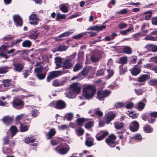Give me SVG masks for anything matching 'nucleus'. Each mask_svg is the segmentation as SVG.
Listing matches in <instances>:
<instances>
[{
  "mask_svg": "<svg viewBox=\"0 0 157 157\" xmlns=\"http://www.w3.org/2000/svg\"><path fill=\"white\" fill-rule=\"evenodd\" d=\"M4 123L8 125L11 124L13 121L12 118L9 116L5 117L2 119Z\"/></svg>",
  "mask_w": 157,
  "mask_h": 157,
  "instance_id": "obj_24",
  "label": "nucleus"
},
{
  "mask_svg": "<svg viewBox=\"0 0 157 157\" xmlns=\"http://www.w3.org/2000/svg\"><path fill=\"white\" fill-rule=\"evenodd\" d=\"M75 31V30L73 29H70L69 30L68 32H65L63 33L62 34H61L59 35V36L56 38V40L57 41H59L61 40V39H58V38H60L61 37H65L68 36L71 34L72 33H73Z\"/></svg>",
  "mask_w": 157,
  "mask_h": 157,
  "instance_id": "obj_18",
  "label": "nucleus"
},
{
  "mask_svg": "<svg viewBox=\"0 0 157 157\" xmlns=\"http://www.w3.org/2000/svg\"><path fill=\"white\" fill-rule=\"evenodd\" d=\"M148 83L151 86H155L157 85V80L156 79H151L150 80Z\"/></svg>",
  "mask_w": 157,
  "mask_h": 157,
  "instance_id": "obj_43",
  "label": "nucleus"
},
{
  "mask_svg": "<svg viewBox=\"0 0 157 157\" xmlns=\"http://www.w3.org/2000/svg\"><path fill=\"white\" fill-rule=\"evenodd\" d=\"M93 141L90 139H87L86 142V145L88 147L92 146L93 145Z\"/></svg>",
  "mask_w": 157,
  "mask_h": 157,
  "instance_id": "obj_56",
  "label": "nucleus"
},
{
  "mask_svg": "<svg viewBox=\"0 0 157 157\" xmlns=\"http://www.w3.org/2000/svg\"><path fill=\"white\" fill-rule=\"evenodd\" d=\"M39 32L37 31L33 32L30 35L29 38L33 39H36L37 37Z\"/></svg>",
  "mask_w": 157,
  "mask_h": 157,
  "instance_id": "obj_36",
  "label": "nucleus"
},
{
  "mask_svg": "<svg viewBox=\"0 0 157 157\" xmlns=\"http://www.w3.org/2000/svg\"><path fill=\"white\" fill-rule=\"evenodd\" d=\"M142 32L141 33H138L136 34L133 36V37L134 38V40H138L139 38L142 35Z\"/></svg>",
  "mask_w": 157,
  "mask_h": 157,
  "instance_id": "obj_48",
  "label": "nucleus"
},
{
  "mask_svg": "<svg viewBox=\"0 0 157 157\" xmlns=\"http://www.w3.org/2000/svg\"><path fill=\"white\" fill-rule=\"evenodd\" d=\"M143 128L144 131L146 133H151L153 131V128L150 126L147 125H144Z\"/></svg>",
  "mask_w": 157,
  "mask_h": 157,
  "instance_id": "obj_27",
  "label": "nucleus"
},
{
  "mask_svg": "<svg viewBox=\"0 0 157 157\" xmlns=\"http://www.w3.org/2000/svg\"><path fill=\"white\" fill-rule=\"evenodd\" d=\"M98 133L99 135H101L102 136H103L104 138L107 136L108 134V133L105 131H101L98 132Z\"/></svg>",
  "mask_w": 157,
  "mask_h": 157,
  "instance_id": "obj_52",
  "label": "nucleus"
},
{
  "mask_svg": "<svg viewBox=\"0 0 157 157\" xmlns=\"http://www.w3.org/2000/svg\"><path fill=\"white\" fill-rule=\"evenodd\" d=\"M55 133L56 131L54 129H50L48 133L46 135V137L47 139H50L52 136L55 135Z\"/></svg>",
  "mask_w": 157,
  "mask_h": 157,
  "instance_id": "obj_28",
  "label": "nucleus"
},
{
  "mask_svg": "<svg viewBox=\"0 0 157 157\" xmlns=\"http://www.w3.org/2000/svg\"><path fill=\"white\" fill-rule=\"evenodd\" d=\"M127 71V68L125 66L120 65V72L121 74H122Z\"/></svg>",
  "mask_w": 157,
  "mask_h": 157,
  "instance_id": "obj_37",
  "label": "nucleus"
},
{
  "mask_svg": "<svg viewBox=\"0 0 157 157\" xmlns=\"http://www.w3.org/2000/svg\"><path fill=\"white\" fill-rule=\"evenodd\" d=\"M117 36L116 33H113L112 35L105 37V39L106 41H109L114 39Z\"/></svg>",
  "mask_w": 157,
  "mask_h": 157,
  "instance_id": "obj_32",
  "label": "nucleus"
},
{
  "mask_svg": "<svg viewBox=\"0 0 157 157\" xmlns=\"http://www.w3.org/2000/svg\"><path fill=\"white\" fill-rule=\"evenodd\" d=\"M67 47L63 45H60L58 47L57 50L59 51H63L66 50L67 48Z\"/></svg>",
  "mask_w": 157,
  "mask_h": 157,
  "instance_id": "obj_49",
  "label": "nucleus"
},
{
  "mask_svg": "<svg viewBox=\"0 0 157 157\" xmlns=\"http://www.w3.org/2000/svg\"><path fill=\"white\" fill-rule=\"evenodd\" d=\"M65 82V81H63L59 82L58 80L56 79L52 82V84L54 86H58L63 85Z\"/></svg>",
  "mask_w": 157,
  "mask_h": 157,
  "instance_id": "obj_31",
  "label": "nucleus"
},
{
  "mask_svg": "<svg viewBox=\"0 0 157 157\" xmlns=\"http://www.w3.org/2000/svg\"><path fill=\"white\" fill-rule=\"evenodd\" d=\"M116 136L112 134L109 136L108 138L106 139L105 141L106 143L110 147H115V140Z\"/></svg>",
  "mask_w": 157,
  "mask_h": 157,
  "instance_id": "obj_11",
  "label": "nucleus"
},
{
  "mask_svg": "<svg viewBox=\"0 0 157 157\" xmlns=\"http://www.w3.org/2000/svg\"><path fill=\"white\" fill-rule=\"evenodd\" d=\"M66 18V15L64 14H62L59 13H57L56 14V19L60 20L64 19Z\"/></svg>",
  "mask_w": 157,
  "mask_h": 157,
  "instance_id": "obj_41",
  "label": "nucleus"
},
{
  "mask_svg": "<svg viewBox=\"0 0 157 157\" xmlns=\"http://www.w3.org/2000/svg\"><path fill=\"white\" fill-rule=\"evenodd\" d=\"M130 117L133 118H135L137 117L138 116V114L137 113H129L128 114Z\"/></svg>",
  "mask_w": 157,
  "mask_h": 157,
  "instance_id": "obj_58",
  "label": "nucleus"
},
{
  "mask_svg": "<svg viewBox=\"0 0 157 157\" xmlns=\"http://www.w3.org/2000/svg\"><path fill=\"white\" fill-rule=\"evenodd\" d=\"M60 9L63 13H66L68 12L67 7L63 4H61L59 6Z\"/></svg>",
  "mask_w": 157,
  "mask_h": 157,
  "instance_id": "obj_33",
  "label": "nucleus"
},
{
  "mask_svg": "<svg viewBox=\"0 0 157 157\" xmlns=\"http://www.w3.org/2000/svg\"><path fill=\"white\" fill-rule=\"evenodd\" d=\"M49 105L57 109H62L65 107L66 104L64 101L59 100L57 102H52Z\"/></svg>",
  "mask_w": 157,
  "mask_h": 157,
  "instance_id": "obj_7",
  "label": "nucleus"
},
{
  "mask_svg": "<svg viewBox=\"0 0 157 157\" xmlns=\"http://www.w3.org/2000/svg\"><path fill=\"white\" fill-rule=\"evenodd\" d=\"M70 86L71 90L66 92L65 95L69 98H74L76 97L77 94L80 92V88L76 83L71 85Z\"/></svg>",
  "mask_w": 157,
  "mask_h": 157,
  "instance_id": "obj_2",
  "label": "nucleus"
},
{
  "mask_svg": "<svg viewBox=\"0 0 157 157\" xmlns=\"http://www.w3.org/2000/svg\"><path fill=\"white\" fill-rule=\"evenodd\" d=\"M10 131L12 137L17 133V129L15 126H12L10 128Z\"/></svg>",
  "mask_w": 157,
  "mask_h": 157,
  "instance_id": "obj_35",
  "label": "nucleus"
},
{
  "mask_svg": "<svg viewBox=\"0 0 157 157\" xmlns=\"http://www.w3.org/2000/svg\"><path fill=\"white\" fill-rule=\"evenodd\" d=\"M84 121V118H78L76 120L77 124L78 125H82L83 124Z\"/></svg>",
  "mask_w": 157,
  "mask_h": 157,
  "instance_id": "obj_42",
  "label": "nucleus"
},
{
  "mask_svg": "<svg viewBox=\"0 0 157 157\" xmlns=\"http://www.w3.org/2000/svg\"><path fill=\"white\" fill-rule=\"evenodd\" d=\"M104 69H101L98 71L96 74L98 76L102 75H104Z\"/></svg>",
  "mask_w": 157,
  "mask_h": 157,
  "instance_id": "obj_61",
  "label": "nucleus"
},
{
  "mask_svg": "<svg viewBox=\"0 0 157 157\" xmlns=\"http://www.w3.org/2000/svg\"><path fill=\"white\" fill-rule=\"evenodd\" d=\"M46 71L42 67L40 66L35 69L36 75L38 78L40 80H42L45 78L46 74Z\"/></svg>",
  "mask_w": 157,
  "mask_h": 157,
  "instance_id": "obj_4",
  "label": "nucleus"
},
{
  "mask_svg": "<svg viewBox=\"0 0 157 157\" xmlns=\"http://www.w3.org/2000/svg\"><path fill=\"white\" fill-rule=\"evenodd\" d=\"M125 105V103L123 102H119L114 104V106L117 108H120Z\"/></svg>",
  "mask_w": 157,
  "mask_h": 157,
  "instance_id": "obj_45",
  "label": "nucleus"
},
{
  "mask_svg": "<svg viewBox=\"0 0 157 157\" xmlns=\"http://www.w3.org/2000/svg\"><path fill=\"white\" fill-rule=\"evenodd\" d=\"M116 112H108L106 114V121L104 122H99V126L100 127H102L104 126L105 123L107 124H108L109 122L113 119L116 116Z\"/></svg>",
  "mask_w": 157,
  "mask_h": 157,
  "instance_id": "obj_5",
  "label": "nucleus"
},
{
  "mask_svg": "<svg viewBox=\"0 0 157 157\" xmlns=\"http://www.w3.org/2000/svg\"><path fill=\"white\" fill-rule=\"evenodd\" d=\"M105 26H94L90 27L87 29V30H95L96 31L99 32L102 30L103 29H105Z\"/></svg>",
  "mask_w": 157,
  "mask_h": 157,
  "instance_id": "obj_20",
  "label": "nucleus"
},
{
  "mask_svg": "<svg viewBox=\"0 0 157 157\" xmlns=\"http://www.w3.org/2000/svg\"><path fill=\"white\" fill-rule=\"evenodd\" d=\"M73 114L71 113H69L66 115L67 119L68 121L71 120L73 117Z\"/></svg>",
  "mask_w": 157,
  "mask_h": 157,
  "instance_id": "obj_53",
  "label": "nucleus"
},
{
  "mask_svg": "<svg viewBox=\"0 0 157 157\" xmlns=\"http://www.w3.org/2000/svg\"><path fill=\"white\" fill-rule=\"evenodd\" d=\"M12 103L13 107L17 109H21L24 106L23 102L18 99H14L12 102Z\"/></svg>",
  "mask_w": 157,
  "mask_h": 157,
  "instance_id": "obj_10",
  "label": "nucleus"
},
{
  "mask_svg": "<svg viewBox=\"0 0 157 157\" xmlns=\"http://www.w3.org/2000/svg\"><path fill=\"white\" fill-rule=\"evenodd\" d=\"M95 113L99 116H101L103 115V113L100 111L98 108L95 109Z\"/></svg>",
  "mask_w": 157,
  "mask_h": 157,
  "instance_id": "obj_59",
  "label": "nucleus"
},
{
  "mask_svg": "<svg viewBox=\"0 0 157 157\" xmlns=\"http://www.w3.org/2000/svg\"><path fill=\"white\" fill-rule=\"evenodd\" d=\"M10 69V68L8 67H1L0 68V74H2L7 72L8 70Z\"/></svg>",
  "mask_w": 157,
  "mask_h": 157,
  "instance_id": "obj_38",
  "label": "nucleus"
},
{
  "mask_svg": "<svg viewBox=\"0 0 157 157\" xmlns=\"http://www.w3.org/2000/svg\"><path fill=\"white\" fill-rule=\"evenodd\" d=\"M29 18L30 23L33 25H37L39 21L37 15L35 13H32L29 17Z\"/></svg>",
  "mask_w": 157,
  "mask_h": 157,
  "instance_id": "obj_12",
  "label": "nucleus"
},
{
  "mask_svg": "<svg viewBox=\"0 0 157 157\" xmlns=\"http://www.w3.org/2000/svg\"><path fill=\"white\" fill-rule=\"evenodd\" d=\"M76 134L79 136H80L83 134L84 130L83 129L79 128L77 129L76 131Z\"/></svg>",
  "mask_w": 157,
  "mask_h": 157,
  "instance_id": "obj_51",
  "label": "nucleus"
},
{
  "mask_svg": "<svg viewBox=\"0 0 157 157\" xmlns=\"http://www.w3.org/2000/svg\"><path fill=\"white\" fill-rule=\"evenodd\" d=\"M95 91L94 86L91 85H86L83 89L82 94L86 98L89 99L94 96Z\"/></svg>",
  "mask_w": 157,
  "mask_h": 157,
  "instance_id": "obj_1",
  "label": "nucleus"
},
{
  "mask_svg": "<svg viewBox=\"0 0 157 157\" xmlns=\"http://www.w3.org/2000/svg\"><path fill=\"white\" fill-rule=\"evenodd\" d=\"M20 123V129L21 132H25L27 131L29 128V125H25L21 122Z\"/></svg>",
  "mask_w": 157,
  "mask_h": 157,
  "instance_id": "obj_26",
  "label": "nucleus"
},
{
  "mask_svg": "<svg viewBox=\"0 0 157 157\" xmlns=\"http://www.w3.org/2000/svg\"><path fill=\"white\" fill-rule=\"evenodd\" d=\"M2 82L3 85H1V86H2L3 89H5L4 91L6 90L9 87L12 85V82L11 79H6L2 80Z\"/></svg>",
  "mask_w": 157,
  "mask_h": 157,
  "instance_id": "obj_15",
  "label": "nucleus"
},
{
  "mask_svg": "<svg viewBox=\"0 0 157 157\" xmlns=\"http://www.w3.org/2000/svg\"><path fill=\"white\" fill-rule=\"evenodd\" d=\"M101 52L98 50L94 51L91 55L90 59L92 62L98 61L101 59Z\"/></svg>",
  "mask_w": 157,
  "mask_h": 157,
  "instance_id": "obj_6",
  "label": "nucleus"
},
{
  "mask_svg": "<svg viewBox=\"0 0 157 157\" xmlns=\"http://www.w3.org/2000/svg\"><path fill=\"white\" fill-rule=\"evenodd\" d=\"M127 57L126 56H124L120 58L118 61V63H119L124 64H126L127 63Z\"/></svg>",
  "mask_w": 157,
  "mask_h": 157,
  "instance_id": "obj_30",
  "label": "nucleus"
},
{
  "mask_svg": "<svg viewBox=\"0 0 157 157\" xmlns=\"http://www.w3.org/2000/svg\"><path fill=\"white\" fill-rule=\"evenodd\" d=\"M31 45V42L28 40L24 41L22 43V46L24 47H30Z\"/></svg>",
  "mask_w": 157,
  "mask_h": 157,
  "instance_id": "obj_34",
  "label": "nucleus"
},
{
  "mask_svg": "<svg viewBox=\"0 0 157 157\" xmlns=\"http://www.w3.org/2000/svg\"><path fill=\"white\" fill-rule=\"evenodd\" d=\"M13 19L17 26L21 27L23 24L22 19L18 15H15L13 16Z\"/></svg>",
  "mask_w": 157,
  "mask_h": 157,
  "instance_id": "obj_14",
  "label": "nucleus"
},
{
  "mask_svg": "<svg viewBox=\"0 0 157 157\" xmlns=\"http://www.w3.org/2000/svg\"><path fill=\"white\" fill-rule=\"evenodd\" d=\"M140 67L137 66H135L132 69L131 72L134 75H136L139 74L140 71Z\"/></svg>",
  "mask_w": 157,
  "mask_h": 157,
  "instance_id": "obj_22",
  "label": "nucleus"
},
{
  "mask_svg": "<svg viewBox=\"0 0 157 157\" xmlns=\"http://www.w3.org/2000/svg\"><path fill=\"white\" fill-rule=\"evenodd\" d=\"M7 50V46L3 45L0 47V55L3 57L7 58L5 52Z\"/></svg>",
  "mask_w": 157,
  "mask_h": 157,
  "instance_id": "obj_21",
  "label": "nucleus"
},
{
  "mask_svg": "<svg viewBox=\"0 0 157 157\" xmlns=\"http://www.w3.org/2000/svg\"><path fill=\"white\" fill-rule=\"evenodd\" d=\"M93 122L92 121L89 122L85 124V127L87 128H91L93 125Z\"/></svg>",
  "mask_w": 157,
  "mask_h": 157,
  "instance_id": "obj_54",
  "label": "nucleus"
},
{
  "mask_svg": "<svg viewBox=\"0 0 157 157\" xmlns=\"http://www.w3.org/2000/svg\"><path fill=\"white\" fill-rule=\"evenodd\" d=\"M39 113L38 111L36 109H34L31 112V114L33 116L36 117Z\"/></svg>",
  "mask_w": 157,
  "mask_h": 157,
  "instance_id": "obj_55",
  "label": "nucleus"
},
{
  "mask_svg": "<svg viewBox=\"0 0 157 157\" xmlns=\"http://www.w3.org/2000/svg\"><path fill=\"white\" fill-rule=\"evenodd\" d=\"M123 51L124 53L126 54H130L132 52L131 48L128 46L124 47L123 48Z\"/></svg>",
  "mask_w": 157,
  "mask_h": 157,
  "instance_id": "obj_29",
  "label": "nucleus"
},
{
  "mask_svg": "<svg viewBox=\"0 0 157 157\" xmlns=\"http://www.w3.org/2000/svg\"><path fill=\"white\" fill-rule=\"evenodd\" d=\"M82 67V65L81 63H77L74 67L73 71H77L81 69Z\"/></svg>",
  "mask_w": 157,
  "mask_h": 157,
  "instance_id": "obj_39",
  "label": "nucleus"
},
{
  "mask_svg": "<svg viewBox=\"0 0 157 157\" xmlns=\"http://www.w3.org/2000/svg\"><path fill=\"white\" fill-rule=\"evenodd\" d=\"M84 34V33H82L77 34L73 36L72 38L74 39H78L82 37L83 36Z\"/></svg>",
  "mask_w": 157,
  "mask_h": 157,
  "instance_id": "obj_50",
  "label": "nucleus"
},
{
  "mask_svg": "<svg viewBox=\"0 0 157 157\" xmlns=\"http://www.w3.org/2000/svg\"><path fill=\"white\" fill-rule=\"evenodd\" d=\"M135 91L136 94L138 95L142 94L144 91L141 89L138 90L135 89Z\"/></svg>",
  "mask_w": 157,
  "mask_h": 157,
  "instance_id": "obj_60",
  "label": "nucleus"
},
{
  "mask_svg": "<svg viewBox=\"0 0 157 157\" xmlns=\"http://www.w3.org/2000/svg\"><path fill=\"white\" fill-rule=\"evenodd\" d=\"M144 101H140L137 104L136 107L139 111H141L144 109L145 106V103L143 102Z\"/></svg>",
  "mask_w": 157,
  "mask_h": 157,
  "instance_id": "obj_25",
  "label": "nucleus"
},
{
  "mask_svg": "<svg viewBox=\"0 0 157 157\" xmlns=\"http://www.w3.org/2000/svg\"><path fill=\"white\" fill-rule=\"evenodd\" d=\"M14 68L13 70L15 71L21 72L23 69V66L22 64L19 63H13Z\"/></svg>",
  "mask_w": 157,
  "mask_h": 157,
  "instance_id": "obj_23",
  "label": "nucleus"
},
{
  "mask_svg": "<svg viewBox=\"0 0 157 157\" xmlns=\"http://www.w3.org/2000/svg\"><path fill=\"white\" fill-rule=\"evenodd\" d=\"M150 76L148 75H144L139 77L138 78V81L141 83H143L142 85H144V82L147 79H149Z\"/></svg>",
  "mask_w": 157,
  "mask_h": 157,
  "instance_id": "obj_19",
  "label": "nucleus"
},
{
  "mask_svg": "<svg viewBox=\"0 0 157 157\" xmlns=\"http://www.w3.org/2000/svg\"><path fill=\"white\" fill-rule=\"evenodd\" d=\"M22 40V39H18L14 40L12 42L11 44L10 45V47H12L15 45L19 43Z\"/></svg>",
  "mask_w": 157,
  "mask_h": 157,
  "instance_id": "obj_47",
  "label": "nucleus"
},
{
  "mask_svg": "<svg viewBox=\"0 0 157 157\" xmlns=\"http://www.w3.org/2000/svg\"><path fill=\"white\" fill-rule=\"evenodd\" d=\"M13 38V36L12 35H8L5 37L3 39L5 40L8 41L11 40Z\"/></svg>",
  "mask_w": 157,
  "mask_h": 157,
  "instance_id": "obj_57",
  "label": "nucleus"
},
{
  "mask_svg": "<svg viewBox=\"0 0 157 157\" xmlns=\"http://www.w3.org/2000/svg\"><path fill=\"white\" fill-rule=\"evenodd\" d=\"M110 93L111 91L109 90H100L97 92V98L101 100L103 98L108 96Z\"/></svg>",
  "mask_w": 157,
  "mask_h": 157,
  "instance_id": "obj_13",
  "label": "nucleus"
},
{
  "mask_svg": "<svg viewBox=\"0 0 157 157\" xmlns=\"http://www.w3.org/2000/svg\"><path fill=\"white\" fill-rule=\"evenodd\" d=\"M55 60L56 65V67H55L56 69H58L63 66V59H62L60 57H56L55 58Z\"/></svg>",
  "mask_w": 157,
  "mask_h": 157,
  "instance_id": "obj_17",
  "label": "nucleus"
},
{
  "mask_svg": "<svg viewBox=\"0 0 157 157\" xmlns=\"http://www.w3.org/2000/svg\"><path fill=\"white\" fill-rule=\"evenodd\" d=\"M152 24L155 25H157V17H153L151 19Z\"/></svg>",
  "mask_w": 157,
  "mask_h": 157,
  "instance_id": "obj_64",
  "label": "nucleus"
},
{
  "mask_svg": "<svg viewBox=\"0 0 157 157\" xmlns=\"http://www.w3.org/2000/svg\"><path fill=\"white\" fill-rule=\"evenodd\" d=\"M124 126V124L122 122H117L114 124L115 127L117 129L122 128Z\"/></svg>",
  "mask_w": 157,
  "mask_h": 157,
  "instance_id": "obj_40",
  "label": "nucleus"
},
{
  "mask_svg": "<svg viewBox=\"0 0 157 157\" xmlns=\"http://www.w3.org/2000/svg\"><path fill=\"white\" fill-rule=\"evenodd\" d=\"M139 124L138 122L136 121H134L131 122L130 125V129L133 132L137 131L139 128Z\"/></svg>",
  "mask_w": 157,
  "mask_h": 157,
  "instance_id": "obj_16",
  "label": "nucleus"
},
{
  "mask_svg": "<svg viewBox=\"0 0 157 157\" xmlns=\"http://www.w3.org/2000/svg\"><path fill=\"white\" fill-rule=\"evenodd\" d=\"M59 129L60 130H64L68 129L69 126L67 125L63 124L58 126Z\"/></svg>",
  "mask_w": 157,
  "mask_h": 157,
  "instance_id": "obj_46",
  "label": "nucleus"
},
{
  "mask_svg": "<svg viewBox=\"0 0 157 157\" xmlns=\"http://www.w3.org/2000/svg\"><path fill=\"white\" fill-rule=\"evenodd\" d=\"M76 55V54L74 53L73 55L71 56V59H67L64 60L63 59L62 66L63 68L68 69L72 66V64L70 61L75 57Z\"/></svg>",
  "mask_w": 157,
  "mask_h": 157,
  "instance_id": "obj_9",
  "label": "nucleus"
},
{
  "mask_svg": "<svg viewBox=\"0 0 157 157\" xmlns=\"http://www.w3.org/2000/svg\"><path fill=\"white\" fill-rule=\"evenodd\" d=\"M55 150L61 155H65L68 152L70 149L69 146L65 143L60 144L54 149Z\"/></svg>",
  "mask_w": 157,
  "mask_h": 157,
  "instance_id": "obj_3",
  "label": "nucleus"
},
{
  "mask_svg": "<svg viewBox=\"0 0 157 157\" xmlns=\"http://www.w3.org/2000/svg\"><path fill=\"white\" fill-rule=\"evenodd\" d=\"M107 71L108 73V78H109L113 75L114 71L112 70L109 69L107 70Z\"/></svg>",
  "mask_w": 157,
  "mask_h": 157,
  "instance_id": "obj_62",
  "label": "nucleus"
},
{
  "mask_svg": "<svg viewBox=\"0 0 157 157\" xmlns=\"http://www.w3.org/2000/svg\"><path fill=\"white\" fill-rule=\"evenodd\" d=\"M144 14H148L146 16L145 19L146 20H149L152 16V12L151 11H148L145 12Z\"/></svg>",
  "mask_w": 157,
  "mask_h": 157,
  "instance_id": "obj_44",
  "label": "nucleus"
},
{
  "mask_svg": "<svg viewBox=\"0 0 157 157\" xmlns=\"http://www.w3.org/2000/svg\"><path fill=\"white\" fill-rule=\"evenodd\" d=\"M63 72L61 71H53L49 73L47 78V82H49L54 78L61 75Z\"/></svg>",
  "mask_w": 157,
  "mask_h": 157,
  "instance_id": "obj_8",
  "label": "nucleus"
},
{
  "mask_svg": "<svg viewBox=\"0 0 157 157\" xmlns=\"http://www.w3.org/2000/svg\"><path fill=\"white\" fill-rule=\"evenodd\" d=\"M127 25L125 23H122L119 24L118 27L120 29H122L127 27Z\"/></svg>",
  "mask_w": 157,
  "mask_h": 157,
  "instance_id": "obj_63",
  "label": "nucleus"
}]
</instances>
